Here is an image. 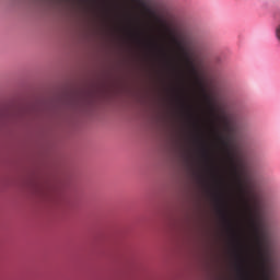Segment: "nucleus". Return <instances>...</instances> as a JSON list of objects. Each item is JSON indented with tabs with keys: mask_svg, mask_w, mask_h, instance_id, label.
<instances>
[{
	"mask_svg": "<svg viewBox=\"0 0 280 280\" xmlns=\"http://www.w3.org/2000/svg\"><path fill=\"white\" fill-rule=\"evenodd\" d=\"M252 228L256 238L258 248V257L260 259V268L265 280H270L275 275V266L272 265V242L270 241V232L261 219V200L256 197L254 207V218Z\"/></svg>",
	"mask_w": 280,
	"mask_h": 280,
	"instance_id": "obj_1",
	"label": "nucleus"
},
{
	"mask_svg": "<svg viewBox=\"0 0 280 280\" xmlns=\"http://www.w3.org/2000/svg\"><path fill=\"white\" fill-rule=\"evenodd\" d=\"M128 36H129V38H132V40L138 43V45H144L148 49H152L153 51H158L159 54H162L164 58H167V52L165 51L163 46H161V44H159L156 42V39H150V40L143 39V32L142 31H139V30H136L133 32L128 31Z\"/></svg>",
	"mask_w": 280,
	"mask_h": 280,
	"instance_id": "obj_2",
	"label": "nucleus"
},
{
	"mask_svg": "<svg viewBox=\"0 0 280 280\" xmlns=\"http://www.w3.org/2000/svg\"><path fill=\"white\" fill-rule=\"evenodd\" d=\"M235 257V270L236 275L238 277V280H253V276L250 275V271L246 270L244 267V264H246V258L242 256V252H234Z\"/></svg>",
	"mask_w": 280,
	"mask_h": 280,
	"instance_id": "obj_3",
	"label": "nucleus"
},
{
	"mask_svg": "<svg viewBox=\"0 0 280 280\" xmlns=\"http://www.w3.org/2000/svg\"><path fill=\"white\" fill-rule=\"evenodd\" d=\"M174 43L183 51V56L186 60V65L189 67V74L198 75V68L196 67V63L194 62V59L191 58V52H189V50L185 47V42L183 39L175 38Z\"/></svg>",
	"mask_w": 280,
	"mask_h": 280,
	"instance_id": "obj_4",
	"label": "nucleus"
},
{
	"mask_svg": "<svg viewBox=\"0 0 280 280\" xmlns=\"http://www.w3.org/2000/svg\"><path fill=\"white\" fill-rule=\"evenodd\" d=\"M221 141V145H224L225 148V154L228 159H230L232 163V170L234 171V174H237V163H235V152H233V138L228 137V140L224 139V136L219 137Z\"/></svg>",
	"mask_w": 280,
	"mask_h": 280,
	"instance_id": "obj_5",
	"label": "nucleus"
},
{
	"mask_svg": "<svg viewBox=\"0 0 280 280\" xmlns=\"http://www.w3.org/2000/svg\"><path fill=\"white\" fill-rule=\"evenodd\" d=\"M191 140H192V143H195V145H198L199 155L205 161L206 165H209V159L211 156V151H209L205 140L200 139V137H198V136H192Z\"/></svg>",
	"mask_w": 280,
	"mask_h": 280,
	"instance_id": "obj_6",
	"label": "nucleus"
},
{
	"mask_svg": "<svg viewBox=\"0 0 280 280\" xmlns=\"http://www.w3.org/2000/svg\"><path fill=\"white\" fill-rule=\"evenodd\" d=\"M198 82L201 85V91L203 93V100L208 103V109L210 115H215L217 110L220 108L218 106V102L215 101V97L211 96V94L207 93V88H205V84L202 83V79L198 78Z\"/></svg>",
	"mask_w": 280,
	"mask_h": 280,
	"instance_id": "obj_7",
	"label": "nucleus"
},
{
	"mask_svg": "<svg viewBox=\"0 0 280 280\" xmlns=\"http://www.w3.org/2000/svg\"><path fill=\"white\" fill-rule=\"evenodd\" d=\"M225 231L229 232L230 242L233 246L234 253H242V240L240 238V234L237 230H235L234 225L225 228Z\"/></svg>",
	"mask_w": 280,
	"mask_h": 280,
	"instance_id": "obj_8",
	"label": "nucleus"
},
{
	"mask_svg": "<svg viewBox=\"0 0 280 280\" xmlns=\"http://www.w3.org/2000/svg\"><path fill=\"white\" fill-rule=\"evenodd\" d=\"M215 211L223 224V229H228L229 226H233V221L231 220V218L229 217V205H224V206H218V208H215Z\"/></svg>",
	"mask_w": 280,
	"mask_h": 280,
	"instance_id": "obj_9",
	"label": "nucleus"
},
{
	"mask_svg": "<svg viewBox=\"0 0 280 280\" xmlns=\"http://www.w3.org/2000/svg\"><path fill=\"white\" fill-rule=\"evenodd\" d=\"M177 100H179L180 102V108L187 112L188 118L194 119L195 121H198V118H196V115L194 114V106L187 104V96H185L183 92H179Z\"/></svg>",
	"mask_w": 280,
	"mask_h": 280,
	"instance_id": "obj_10",
	"label": "nucleus"
},
{
	"mask_svg": "<svg viewBox=\"0 0 280 280\" xmlns=\"http://www.w3.org/2000/svg\"><path fill=\"white\" fill-rule=\"evenodd\" d=\"M210 197L215 205V209H218V207H224V205H228L226 200L224 199V192L222 191H210Z\"/></svg>",
	"mask_w": 280,
	"mask_h": 280,
	"instance_id": "obj_11",
	"label": "nucleus"
},
{
	"mask_svg": "<svg viewBox=\"0 0 280 280\" xmlns=\"http://www.w3.org/2000/svg\"><path fill=\"white\" fill-rule=\"evenodd\" d=\"M212 117H217V119H220L221 121H223L224 124V130L226 132H233V128L231 127V119L229 118V116L226 115H218L217 113H214V115H212Z\"/></svg>",
	"mask_w": 280,
	"mask_h": 280,
	"instance_id": "obj_12",
	"label": "nucleus"
},
{
	"mask_svg": "<svg viewBox=\"0 0 280 280\" xmlns=\"http://www.w3.org/2000/svg\"><path fill=\"white\" fill-rule=\"evenodd\" d=\"M136 1V3H139V5H141V8H144L145 12H148V14H151L152 16L156 15V11H154L152 8H150V5H148V3H145L143 0H133Z\"/></svg>",
	"mask_w": 280,
	"mask_h": 280,
	"instance_id": "obj_13",
	"label": "nucleus"
},
{
	"mask_svg": "<svg viewBox=\"0 0 280 280\" xmlns=\"http://www.w3.org/2000/svg\"><path fill=\"white\" fill-rule=\"evenodd\" d=\"M237 179H238V185L241 188V194L244 198L247 194H250V190H248V186H246L242 183V175H237Z\"/></svg>",
	"mask_w": 280,
	"mask_h": 280,
	"instance_id": "obj_14",
	"label": "nucleus"
},
{
	"mask_svg": "<svg viewBox=\"0 0 280 280\" xmlns=\"http://www.w3.org/2000/svg\"><path fill=\"white\" fill-rule=\"evenodd\" d=\"M155 20L158 21V23H161V25H167V27H170V23L167 22V19L163 16H158Z\"/></svg>",
	"mask_w": 280,
	"mask_h": 280,
	"instance_id": "obj_15",
	"label": "nucleus"
},
{
	"mask_svg": "<svg viewBox=\"0 0 280 280\" xmlns=\"http://www.w3.org/2000/svg\"><path fill=\"white\" fill-rule=\"evenodd\" d=\"M197 180H198V183H200L201 185H207V179H206L205 176L201 175V174L197 175Z\"/></svg>",
	"mask_w": 280,
	"mask_h": 280,
	"instance_id": "obj_16",
	"label": "nucleus"
},
{
	"mask_svg": "<svg viewBox=\"0 0 280 280\" xmlns=\"http://www.w3.org/2000/svg\"><path fill=\"white\" fill-rule=\"evenodd\" d=\"M82 1L93 3V5H97V0H82Z\"/></svg>",
	"mask_w": 280,
	"mask_h": 280,
	"instance_id": "obj_17",
	"label": "nucleus"
},
{
	"mask_svg": "<svg viewBox=\"0 0 280 280\" xmlns=\"http://www.w3.org/2000/svg\"><path fill=\"white\" fill-rule=\"evenodd\" d=\"M212 170H213V172H215V174H218L220 172V170L218 167H213Z\"/></svg>",
	"mask_w": 280,
	"mask_h": 280,
	"instance_id": "obj_18",
	"label": "nucleus"
}]
</instances>
